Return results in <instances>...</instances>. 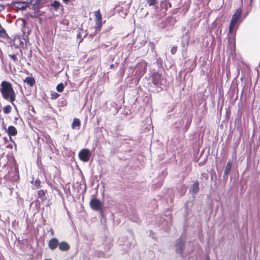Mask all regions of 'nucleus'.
<instances>
[{
	"mask_svg": "<svg viewBox=\"0 0 260 260\" xmlns=\"http://www.w3.org/2000/svg\"><path fill=\"white\" fill-rule=\"evenodd\" d=\"M0 91L5 100L9 101L11 104L15 105L14 102L16 100V93L10 82L7 81H2Z\"/></svg>",
	"mask_w": 260,
	"mask_h": 260,
	"instance_id": "nucleus-1",
	"label": "nucleus"
},
{
	"mask_svg": "<svg viewBox=\"0 0 260 260\" xmlns=\"http://www.w3.org/2000/svg\"><path fill=\"white\" fill-rule=\"evenodd\" d=\"M95 16V32L96 33L100 32L102 29L103 26L102 23V15L100 10L95 11L94 13Z\"/></svg>",
	"mask_w": 260,
	"mask_h": 260,
	"instance_id": "nucleus-2",
	"label": "nucleus"
},
{
	"mask_svg": "<svg viewBox=\"0 0 260 260\" xmlns=\"http://www.w3.org/2000/svg\"><path fill=\"white\" fill-rule=\"evenodd\" d=\"M8 55L13 63L17 65L19 62V58L22 57L23 53L20 49L17 48V51L11 52L9 53Z\"/></svg>",
	"mask_w": 260,
	"mask_h": 260,
	"instance_id": "nucleus-3",
	"label": "nucleus"
},
{
	"mask_svg": "<svg viewBox=\"0 0 260 260\" xmlns=\"http://www.w3.org/2000/svg\"><path fill=\"white\" fill-rule=\"evenodd\" d=\"M78 156L81 160L83 162H87L91 156L90 151L88 149L84 148L79 152Z\"/></svg>",
	"mask_w": 260,
	"mask_h": 260,
	"instance_id": "nucleus-4",
	"label": "nucleus"
},
{
	"mask_svg": "<svg viewBox=\"0 0 260 260\" xmlns=\"http://www.w3.org/2000/svg\"><path fill=\"white\" fill-rule=\"evenodd\" d=\"M89 205L92 210L100 211L102 209L103 204L100 200L96 198H93L90 200Z\"/></svg>",
	"mask_w": 260,
	"mask_h": 260,
	"instance_id": "nucleus-5",
	"label": "nucleus"
},
{
	"mask_svg": "<svg viewBox=\"0 0 260 260\" xmlns=\"http://www.w3.org/2000/svg\"><path fill=\"white\" fill-rule=\"evenodd\" d=\"M148 63L144 60H141L137 64V68L139 70V73L141 75H143L147 71Z\"/></svg>",
	"mask_w": 260,
	"mask_h": 260,
	"instance_id": "nucleus-6",
	"label": "nucleus"
},
{
	"mask_svg": "<svg viewBox=\"0 0 260 260\" xmlns=\"http://www.w3.org/2000/svg\"><path fill=\"white\" fill-rule=\"evenodd\" d=\"M152 82L155 85L161 84L162 79L161 75L157 72H154L151 76Z\"/></svg>",
	"mask_w": 260,
	"mask_h": 260,
	"instance_id": "nucleus-7",
	"label": "nucleus"
},
{
	"mask_svg": "<svg viewBox=\"0 0 260 260\" xmlns=\"http://www.w3.org/2000/svg\"><path fill=\"white\" fill-rule=\"evenodd\" d=\"M184 245L185 242L182 240H181V239H178L176 241L175 245L176 252L182 255Z\"/></svg>",
	"mask_w": 260,
	"mask_h": 260,
	"instance_id": "nucleus-8",
	"label": "nucleus"
},
{
	"mask_svg": "<svg viewBox=\"0 0 260 260\" xmlns=\"http://www.w3.org/2000/svg\"><path fill=\"white\" fill-rule=\"evenodd\" d=\"M59 245V241L57 238H51L48 242V247L51 250H54Z\"/></svg>",
	"mask_w": 260,
	"mask_h": 260,
	"instance_id": "nucleus-9",
	"label": "nucleus"
},
{
	"mask_svg": "<svg viewBox=\"0 0 260 260\" xmlns=\"http://www.w3.org/2000/svg\"><path fill=\"white\" fill-rule=\"evenodd\" d=\"M242 12V11L241 8L237 9L233 14L231 20H233L234 22L238 24V22L241 17Z\"/></svg>",
	"mask_w": 260,
	"mask_h": 260,
	"instance_id": "nucleus-10",
	"label": "nucleus"
},
{
	"mask_svg": "<svg viewBox=\"0 0 260 260\" xmlns=\"http://www.w3.org/2000/svg\"><path fill=\"white\" fill-rule=\"evenodd\" d=\"M70 244L66 241L59 243L58 248L61 251H67L70 249Z\"/></svg>",
	"mask_w": 260,
	"mask_h": 260,
	"instance_id": "nucleus-11",
	"label": "nucleus"
},
{
	"mask_svg": "<svg viewBox=\"0 0 260 260\" xmlns=\"http://www.w3.org/2000/svg\"><path fill=\"white\" fill-rule=\"evenodd\" d=\"M7 132L9 136H15L17 135L18 132L17 129L15 126L11 125L9 126L7 130Z\"/></svg>",
	"mask_w": 260,
	"mask_h": 260,
	"instance_id": "nucleus-12",
	"label": "nucleus"
},
{
	"mask_svg": "<svg viewBox=\"0 0 260 260\" xmlns=\"http://www.w3.org/2000/svg\"><path fill=\"white\" fill-rule=\"evenodd\" d=\"M81 125V121L79 119L75 118L73 119V123H72V128L73 129H79Z\"/></svg>",
	"mask_w": 260,
	"mask_h": 260,
	"instance_id": "nucleus-13",
	"label": "nucleus"
},
{
	"mask_svg": "<svg viewBox=\"0 0 260 260\" xmlns=\"http://www.w3.org/2000/svg\"><path fill=\"white\" fill-rule=\"evenodd\" d=\"M0 37L4 39H9L10 38L7 34L6 30L2 27L0 24Z\"/></svg>",
	"mask_w": 260,
	"mask_h": 260,
	"instance_id": "nucleus-14",
	"label": "nucleus"
},
{
	"mask_svg": "<svg viewBox=\"0 0 260 260\" xmlns=\"http://www.w3.org/2000/svg\"><path fill=\"white\" fill-rule=\"evenodd\" d=\"M23 81L30 86H33L36 83L35 79L32 77H26L25 79H24Z\"/></svg>",
	"mask_w": 260,
	"mask_h": 260,
	"instance_id": "nucleus-15",
	"label": "nucleus"
},
{
	"mask_svg": "<svg viewBox=\"0 0 260 260\" xmlns=\"http://www.w3.org/2000/svg\"><path fill=\"white\" fill-rule=\"evenodd\" d=\"M199 190V183L198 181H196L191 187V191L192 192L196 193Z\"/></svg>",
	"mask_w": 260,
	"mask_h": 260,
	"instance_id": "nucleus-16",
	"label": "nucleus"
},
{
	"mask_svg": "<svg viewBox=\"0 0 260 260\" xmlns=\"http://www.w3.org/2000/svg\"><path fill=\"white\" fill-rule=\"evenodd\" d=\"M231 168H232V162H231V161L229 160L228 161V162L226 164L225 169L224 171V174L228 175L230 173V172L231 170Z\"/></svg>",
	"mask_w": 260,
	"mask_h": 260,
	"instance_id": "nucleus-17",
	"label": "nucleus"
},
{
	"mask_svg": "<svg viewBox=\"0 0 260 260\" xmlns=\"http://www.w3.org/2000/svg\"><path fill=\"white\" fill-rule=\"evenodd\" d=\"M51 6L54 8L55 11H57L61 6V4L58 1H54L51 3Z\"/></svg>",
	"mask_w": 260,
	"mask_h": 260,
	"instance_id": "nucleus-18",
	"label": "nucleus"
},
{
	"mask_svg": "<svg viewBox=\"0 0 260 260\" xmlns=\"http://www.w3.org/2000/svg\"><path fill=\"white\" fill-rule=\"evenodd\" d=\"M237 23L234 22L233 20H231L230 26H229V32L232 33L235 27L237 26Z\"/></svg>",
	"mask_w": 260,
	"mask_h": 260,
	"instance_id": "nucleus-19",
	"label": "nucleus"
},
{
	"mask_svg": "<svg viewBox=\"0 0 260 260\" xmlns=\"http://www.w3.org/2000/svg\"><path fill=\"white\" fill-rule=\"evenodd\" d=\"M12 107L10 105H7L3 108V111L5 114H9L12 111Z\"/></svg>",
	"mask_w": 260,
	"mask_h": 260,
	"instance_id": "nucleus-20",
	"label": "nucleus"
},
{
	"mask_svg": "<svg viewBox=\"0 0 260 260\" xmlns=\"http://www.w3.org/2000/svg\"><path fill=\"white\" fill-rule=\"evenodd\" d=\"M46 191L43 189L40 190L38 191V197L40 199H42L46 194Z\"/></svg>",
	"mask_w": 260,
	"mask_h": 260,
	"instance_id": "nucleus-21",
	"label": "nucleus"
},
{
	"mask_svg": "<svg viewBox=\"0 0 260 260\" xmlns=\"http://www.w3.org/2000/svg\"><path fill=\"white\" fill-rule=\"evenodd\" d=\"M63 89H64V85H63V83H60L57 85L56 90L58 92H61L63 91Z\"/></svg>",
	"mask_w": 260,
	"mask_h": 260,
	"instance_id": "nucleus-22",
	"label": "nucleus"
},
{
	"mask_svg": "<svg viewBox=\"0 0 260 260\" xmlns=\"http://www.w3.org/2000/svg\"><path fill=\"white\" fill-rule=\"evenodd\" d=\"M60 96V94L56 92H53L51 93V99L52 100H54L57 99Z\"/></svg>",
	"mask_w": 260,
	"mask_h": 260,
	"instance_id": "nucleus-23",
	"label": "nucleus"
},
{
	"mask_svg": "<svg viewBox=\"0 0 260 260\" xmlns=\"http://www.w3.org/2000/svg\"><path fill=\"white\" fill-rule=\"evenodd\" d=\"M34 185L36 187V189H38L41 186V181L38 178L36 180L35 182V184H34Z\"/></svg>",
	"mask_w": 260,
	"mask_h": 260,
	"instance_id": "nucleus-24",
	"label": "nucleus"
},
{
	"mask_svg": "<svg viewBox=\"0 0 260 260\" xmlns=\"http://www.w3.org/2000/svg\"><path fill=\"white\" fill-rule=\"evenodd\" d=\"M149 6H153L157 4L156 0H146Z\"/></svg>",
	"mask_w": 260,
	"mask_h": 260,
	"instance_id": "nucleus-25",
	"label": "nucleus"
},
{
	"mask_svg": "<svg viewBox=\"0 0 260 260\" xmlns=\"http://www.w3.org/2000/svg\"><path fill=\"white\" fill-rule=\"evenodd\" d=\"M177 48L178 47L176 45L173 46L170 50L171 54L173 55L175 54L177 52Z\"/></svg>",
	"mask_w": 260,
	"mask_h": 260,
	"instance_id": "nucleus-26",
	"label": "nucleus"
},
{
	"mask_svg": "<svg viewBox=\"0 0 260 260\" xmlns=\"http://www.w3.org/2000/svg\"><path fill=\"white\" fill-rule=\"evenodd\" d=\"M202 176L205 177L206 179L208 178V175L207 173H203L202 174Z\"/></svg>",
	"mask_w": 260,
	"mask_h": 260,
	"instance_id": "nucleus-27",
	"label": "nucleus"
},
{
	"mask_svg": "<svg viewBox=\"0 0 260 260\" xmlns=\"http://www.w3.org/2000/svg\"><path fill=\"white\" fill-rule=\"evenodd\" d=\"M31 55H32V54H31V50H30L29 51V54L28 55V57L30 58L31 57Z\"/></svg>",
	"mask_w": 260,
	"mask_h": 260,
	"instance_id": "nucleus-28",
	"label": "nucleus"
},
{
	"mask_svg": "<svg viewBox=\"0 0 260 260\" xmlns=\"http://www.w3.org/2000/svg\"><path fill=\"white\" fill-rule=\"evenodd\" d=\"M50 232L52 236H53L54 235V232L52 230V229H50Z\"/></svg>",
	"mask_w": 260,
	"mask_h": 260,
	"instance_id": "nucleus-29",
	"label": "nucleus"
},
{
	"mask_svg": "<svg viewBox=\"0 0 260 260\" xmlns=\"http://www.w3.org/2000/svg\"><path fill=\"white\" fill-rule=\"evenodd\" d=\"M63 2L66 4H68L70 0H62Z\"/></svg>",
	"mask_w": 260,
	"mask_h": 260,
	"instance_id": "nucleus-30",
	"label": "nucleus"
},
{
	"mask_svg": "<svg viewBox=\"0 0 260 260\" xmlns=\"http://www.w3.org/2000/svg\"><path fill=\"white\" fill-rule=\"evenodd\" d=\"M26 8V6H22L20 8V9L23 10L25 9Z\"/></svg>",
	"mask_w": 260,
	"mask_h": 260,
	"instance_id": "nucleus-31",
	"label": "nucleus"
},
{
	"mask_svg": "<svg viewBox=\"0 0 260 260\" xmlns=\"http://www.w3.org/2000/svg\"><path fill=\"white\" fill-rule=\"evenodd\" d=\"M110 67L111 69L113 68L114 67V64H111Z\"/></svg>",
	"mask_w": 260,
	"mask_h": 260,
	"instance_id": "nucleus-32",
	"label": "nucleus"
},
{
	"mask_svg": "<svg viewBox=\"0 0 260 260\" xmlns=\"http://www.w3.org/2000/svg\"><path fill=\"white\" fill-rule=\"evenodd\" d=\"M44 260H51V259H45Z\"/></svg>",
	"mask_w": 260,
	"mask_h": 260,
	"instance_id": "nucleus-33",
	"label": "nucleus"
},
{
	"mask_svg": "<svg viewBox=\"0 0 260 260\" xmlns=\"http://www.w3.org/2000/svg\"><path fill=\"white\" fill-rule=\"evenodd\" d=\"M15 120H17L18 118H15Z\"/></svg>",
	"mask_w": 260,
	"mask_h": 260,
	"instance_id": "nucleus-34",
	"label": "nucleus"
}]
</instances>
